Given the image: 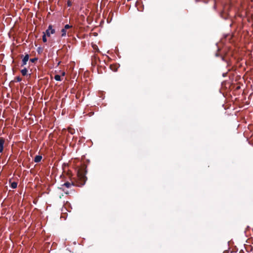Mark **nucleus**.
Instances as JSON below:
<instances>
[{"label": "nucleus", "mask_w": 253, "mask_h": 253, "mask_svg": "<svg viewBox=\"0 0 253 253\" xmlns=\"http://www.w3.org/2000/svg\"><path fill=\"white\" fill-rule=\"evenodd\" d=\"M5 142V140L2 137H0V153H2L3 150V145Z\"/></svg>", "instance_id": "7ed1b4c3"}, {"label": "nucleus", "mask_w": 253, "mask_h": 253, "mask_svg": "<svg viewBox=\"0 0 253 253\" xmlns=\"http://www.w3.org/2000/svg\"><path fill=\"white\" fill-rule=\"evenodd\" d=\"M38 60V58H31L30 59V61L32 63H35L36 61H37Z\"/></svg>", "instance_id": "f8f14e48"}, {"label": "nucleus", "mask_w": 253, "mask_h": 253, "mask_svg": "<svg viewBox=\"0 0 253 253\" xmlns=\"http://www.w3.org/2000/svg\"><path fill=\"white\" fill-rule=\"evenodd\" d=\"M71 27H72V26H70V25H68V24H66V25L65 26V27H64V29H65V30H66L67 29H68L70 28Z\"/></svg>", "instance_id": "ddd939ff"}, {"label": "nucleus", "mask_w": 253, "mask_h": 253, "mask_svg": "<svg viewBox=\"0 0 253 253\" xmlns=\"http://www.w3.org/2000/svg\"><path fill=\"white\" fill-rule=\"evenodd\" d=\"M46 35L45 34V33H44L43 35L42 36V41L44 42H47V39H46Z\"/></svg>", "instance_id": "9d476101"}, {"label": "nucleus", "mask_w": 253, "mask_h": 253, "mask_svg": "<svg viewBox=\"0 0 253 253\" xmlns=\"http://www.w3.org/2000/svg\"><path fill=\"white\" fill-rule=\"evenodd\" d=\"M54 79L56 81H61V76L59 75H56L55 76H54Z\"/></svg>", "instance_id": "6e6552de"}, {"label": "nucleus", "mask_w": 253, "mask_h": 253, "mask_svg": "<svg viewBox=\"0 0 253 253\" xmlns=\"http://www.w3.org/2000/svg\"><path fill=\"white\" fill-rule=\"evenodd\" d=\"M221 58H222V60L223 61H224V60H224V57L223 56H221Z\"/></svg>", "instance_id": "2eb2a0df"}, {"label": "nucleus", "mask_w": 253, "mask_h": 253, "mask_svg": "<svg viewBox=\"0 0 253 253\" xmlns=\"http://www.w3.org/2000/svg\"><path fill=\"white\" fill-rule=\"evenodd\" d=\"M42 159V156L41 155H37L34 158V162L35 163H39Z\"/></svg>", "instance_id": "39448f33"}, {"label": "nucleus", "mask_w": 253, "mask_h": 253, "mask_svg": "<svg viewBox=\"0 0 253 253\" xmlns=\"http://www.w3.org/2000/svg\"><path fill=\"white\" fill-rule=\"evenodd\" d=\"M29 59V56L28 54H26L22 59V63L21 66H23L27 64V62Z\"/></svg>", "instance_id": "20e7f679"}, {"label": "nucleus", "mask_w": 253, "mask_h": 253, "mask_svg": "<svg viewBox=\"0 0 253 253\" xmlns=\"http://www.w3.org/2000/svg\"><path fill=\"white\" fill-rule=\"evenodd\" d=\"M15 80L16 82H19L22 81V78L19 76H17L15 78Z\"/></svg>", "instance_id": "9b49d317"}, {"label": "nucleus", "mask_w": 253, "mask_h": 253, "mask_svg": "<svg viewBox=\"0 0 253 253\" xmlns=\"http://www.w3.org/2000/svg\"><path fill=\"white\" fill-rule=\"evenodd\" d=\"M87 171L86 168H81L78 171V180L75 183V181L72 180L71 182H66L62 186H65L67 188H70L71 185L82 187L84 185L87 180V177L85 176Z\"/></svg>", "instance_id": "f257e3e1"}, {"label": "nucleus", "mask_w": 253, "mask_h": 253, "mask_svg": "<svg viewBox=\"0 0 253 253\" xmlns=\"http://www.w3.org/2000/svg\"><path fill=\"white\" fill-rule=\"evenodd\" d=\"M204 2L207 3V1H206L205 0H203Z\"/></svg>", "instance_id": "6ab92c4d"}, {"label": "nucleus", "mask_w": 253, "mask_h": 253, "mask_svg": "<svg viewBox=\"0 0 253 253\" xmlns=\"http://www.w3.org/2000/svg\"><path fill=\"white\" fill-rule=\"evenodd\" d=\"M61 36L65 37L66 35V30L64 28L61 30Z\"/></svg>", "instance_id": "1a4fd4ad"}, {"label": "nucleus", "mask_w": 253, "mask_h": 253, "mask_svg": "<svg viewBox=\"0 0 253 253\" xmlns=\"http://www.w3.org/2000/svg\"><path fill=\"white\" fill-rule=\"evenodd\" d=\"M27 72L28 70L26 68L21 70V73L23 76L27 75Z\"/></svg>", "instance_id": "423d86ee"}, {"label": "nucleus", "mask_w": 253, "mask_h": 253, "mask_svg": "<svg viewBox=\"0 0 253 253\" xmlns=\"http://www.w3.org/2000/svg\"><path fill=\"white\" fill-rule=\"evenodd\" d=\"M68 6H70V4L69 3V2H68Z\"/></svg>", "instance_id": "a211bd4d"}, {"label": "nucleus", "mask_w": 253, "mask_h": 253, "mask_svg": "<svg viewBox=\"0 0 253 253\" xmlns=\"http://www.w3.org/2000/svg\"><path fill=\"white\" fill-rule=\"evenodd\" d=\"M215 55H216V56H219V54H218V53H216V54H215Z\"/></svg>", "instance_id": "f3484780"}, {"label": "nucleus", "mask_w": 253, "mask_h": 253, "mask_svg": "<svg viewBox=\"0 0 253 253\" xmlns=\"http://www.w3.org/2000/svg\"><path fill=\"white\" fill-rule=\"evenodd\" d=\"M68 131L71 134H73L75 132L74 130L72 128H69Z\"/></svg>", "instance_id": "4468645a"}, {"label": "nucleus", "mask_w": 253, "mask_h": 253, "mask_svg": "<svg viewBox=\"0 0 253 253\" xmlns=\"http://www.w3.org/2000/svg\"><path fill=\"white\" fill-rule=\"evenodd\" d=\"M64 75H65V73H63V76H64Z\"/></svg>", "instance_id": "aec40b11"}, {"label": "nucleus", "mask_w": 253, "mask_h": 253, "mask_svg": "<svg viewBox=\"0 0 253 253\" xmlns=\"http://www.w3.org/2000/svg\"><path fill=\"white\" fill-rule=\"evenodd\" d=\"M221 16L223 18H224V19H226V18L225 17H223V16H222V14H221Z\"/></svg>", "instance_id": "dca6fc26"}, {"label": "nucleus", "mask_w": 253, "mask_h": 253, "mask_svg": "<svg viewBox=\"0 0 253 253\" xmlns=\"http://www.w3.org/2000/svg\"><path fill=\"white\" fill-rule=\"evenodd\" d=\"M17 183L16 182H13L11 183V185H10V187L13 188V189H15L17 187Z\"/></svg>", "instance_id": "0eeeda50"}, {"label": "nucleus", "mask_w": 253, "mask_h": 253, "mask_svg": "<svg viewBox=\"0 0 253 253\" xmlns=\"http://www.w3.org/2000/svg\"><path fill=\"white\" fill-rule=\"evenodd\" d=\"M55 33V30L52 28V26L49 25L48 29L46 30L45 34L49 37L51 34H54Z\"/></svg>", "instance_id": "f03ea898"}]
</instances>
